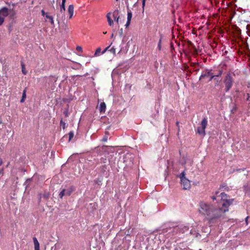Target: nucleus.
Returning a JSON list of instances; mask_svg holds the SVG:
<instances>
[{
    "label": "nucleus",
    "mask_w": 250,
    "mask_h": 250,
    "mask_svg": "<svg viewBox=\"0 0 250 250\" xmlns=\"http://www.w3.org/2000/svg\"><path fill=\"white\" fill-rule=\"evenodd\" d=\"M221 199L217 205L209 204L204 202L200 203L199 212L207 216L209 222L214 223L225 212L228 211L229 207L232 203L233 199H228V195L224 192L220 194ZM220 197V195L218 196Z\"/></svg>",
    "instance_id": "1"
},
{
    "label": "nucleus",
    "mask_w": 250,
    "mask_h": 250,
    "mask_svg": "<svg viewBox=\"0 0 250 250\" xmlns=\"http://www.w3.org/2000/svg\"><path fill=\"white\" fill-rule=\"evenodd\" d=\"M177 176L180 179L183 189L184 190L189 189L190 188V182L185 177V173H180Z\"/></svg>",
    "instance_id": "5"
},
{
    "label": "nucleus",
    "mask_w": 250,
    "mask_h": 250,
    "mask_svg": "<svg viewBox=\"0 0 250 250\" xmlns=\"http://www.w3.org/2000/svg\"><path fill=\"white\" fill-rule=\"evenodd\" d=\"M106 109V105L104 102L101 103L100 104L99 110L101 113L104 112Z\"/></svg>",
    "instance_id": "14"
},
{
    "label": "nucleus",
    "mask_w": 250,
    "mask_h": 250,
    "mask_svg": "<svg viewBox=\"0 0 250 250\" xmlns=\"http://www.w3.org/2000/svg\"><path fill=\"white\" fill-rule=\"evenodd\" d=\"M218 193H219V192H218V191H216V195H217V194H218Z\"/></svg>",
    "instance_id": "46"
},
{
    "label": "nucleus",
    "mask_w": 250,
    "mask_h": 250,
    "mask_svg": "<svg viewBox=\"0 0 250 250\" xmlns=\"http://www.w3.org/2000/svg\"><path fill=\"white\" fill-rule=\"evenodd\" d=\"M167 250H169L167 248H166Z\"/></svg>",
    "instance_id": "48"
},
{
    "label": "nucleus",
    "mask_w": 250,
    "mask_h": 250,
    "mask_svg": "<svg viewBox=\"0 0 250 250\" xmlns=\"http://www.w3.org/2000/svg\"><path fill=\"white\" fill-rule=\"evenodd\" d=\"M176 125H179V122H177L176 123Z\"/></svg>",
    "instance_id": "45"
},
{
    "label": "nucleus",
    "mask_w": 250,
    "mask_h": 250,
    "mask_svg": "<svg viewBox=\"0 0 250 250\" xmlns=\"http://www.w3.org/2000/svg\"><path fill=\"white\" fill-rule=\"evenodd\" d=\"M103 140H104V141H107V138H106V137H104V138H103Z\"/></svg>",
    "instance_id": "43"
},
{
    "label": "nucleus",
    "mask_w": 250,
    "mask_h": 250,
    "mask_svg": "<svg viewBox=\"0 0 250 250\" xmlns=\"http://www.w3.org/2000/svg\"><path fill=\"white\" fill-rule=\"evenodd\" d=\"M130 23V21L127 20L126 24H125V27H128Z\"/></svg>",
    "instance_id": "34"
},
{
    "label": "nucleus",
    "mask_w": 250,
    "mask_h": 250,
    "mask_svg": "<svg viewBox=\"0 0 250 250\" xmlns=\"http://www.w3.org/2000/svg\"><path fill=\"white\" fill-rule=\"evenodd\" d=\"M44 79L45 82L48 83L49 84H50L57 81V78L52 76H50L48 77H46Z\"/></svg>",
    "instance_id": "8"
},
{
    "label": "nucleus",
    "mask_w": 250,
    "mask_h": 250,
    "mask_svg": "<svg viewBox=\"0 0 250 250\" xmlns=\"http://www.w3.org/2000/svg\"><path fill=\"white\" fill-rule=\"evenodd\" d=\"M76 50L77 51H79V52H82V47L80 46H77L76 47Z\"/></svg>",
    "instance_id": "29"
},
{
    "label": "nucleus",
    "mask_w": 250,
    "mask_h": 250,
    "mask_svg": "<svg viewBox=\"0 0 250 250\" xmlns=\"http://www.w3.org/2000/svg\"><path fill=\"white\" fill-rule=\"evenodd\" d=\"M189 229L188 223H179L177 225L168 226L167 228L164 229V232H167L170 235L175 237L182 238L184 234L187 232Z\"/></svg>",
    "instance_id": "2"
},
{
    "label": "nucleus",
    "mask_w": 250,
    "mask_h": 250,
    "mask_svg": "<svg viewBox=\"0 0 250 250\" xmlns=\"http://www.w3.org/2000/svg\"><path fill=\"white\" fill-rule=\"evenodd\" d=\"M113 34H112V36H111V37H113Z\"/></svg>",
    "instance_id": "49"
},
{
    "label": "nucleus",
    "mask_w": 250,
    "mask_h": 250,
    "mask_svg": "<svg viewBox=\"0 0 250 250\" xmlns=\"http://www.w3.org/2000/svg\"><path fill=\"white\" fill-rule=\"evenodd\" d=\"M223 82L225 86V91H229L231 88L233 83V80L232 75L230 73L227 74L224 78Z\"/></svg>",
    "instance_id": "4"
},
{
    "label": "nucleus",
    "mask_w": 250,
    "mask_h": 250,
    "mask_svg": "<svg viewBox=\"0 0 250 250\" xmlns=\"http://www.w3.org/2000/svg\"><path fill=\"white\" fill-rule=\"evenodd\" d=\"M181 163H182V165H184L185 164V163H184L183 162H181Z\"/></svg>",
    "instance_id": "47"
},
{
    "label": "nucleus",
    "mask_w": 250,
    "mask_h": 250,
    "mask_svg": "<svg viewBox=\"0 0 250 250\" xmlns=\"http://www.w3.org/2000/svg\"><path fill=\"white\" fill-rule=\"evenodd\" d=\"M49 197V194L48 192H45L43 194V197L45 199H48Z\"/></svg>",
    "instance_id": "26"
},
{
    "label": "nucleus",
    "mask_w": 250,
    "mask_h": 250,
    "mask_svg": "<svg viewBox=\"0 0 250 250\" xmlns=\"http://www.w3.org/2000/svg\"><path fill=\"white\" fill-rule=\"evenodd\" d=\"M101 161L104 163H106V159H104L103 158H101Z\"/></svg>",
    "instance_id": "37"
},
{
    "label": "nucleus",
    "mask_w": 250,
    "mask_h": 250,
    "mask_svg": "<svg viewBox=\"0 0 250 250\" xmlns=\"http://www.w3.org/2000/svg\"><path fill=\"white\" fill-rule=\"evenodd\" d=\"M249 218V216H247L246 218H245V221H246V223L247 224V225H248V219Z\"/></svg>",
    "instance_id": "39"
},
{
    "label": "nucleus",
    "mask_w": 250,
    "mask_h": 250,
    "mask_svg": "<svg viewBox=\"0 0 250 250\" xmlns=\"http://www.w3.org/2000/svg\"><path fill=\"white\" fill-rule=\"evenodd\" d=\"M68 12L69 14V19H70L72 18L74 13V6L73 4L69 5L68 8Z\"/></svg>",
    "instance_id": "10"
},
{
    "label": "nucleus",
    "mask_w": 250,
    "mask_h": 250,
    "mask_svg": "<svg viewBox=\"0 0 250 250\" xmlns=\"http://www.w3.org/2000/svg\"><path fill=\"white\" fill-rule=\"evenodd\" d=\"M45 18L50 20L52 17L48 15L47 14L45 16Z\"/></svg>",
    "instance_id": "36"
},
{
    "label": "nucleus",
    "mask_w": 250,
    "mask_h": 250,
    "mask_svg": "<svg viewBox=\"0 0 250 250\" xmlns=\"http://www.w3.org/2000/svg\"><path fill=\"white\" fill-rule=\"evenodd\" d=\"M111 13H109L107 14L106 17L107 19V21L109 26H112L113 24V21L110 17Z\"/></svg>",
    "instance_id": "15"
},
{
    "label": "nucleus",
    "mask_w": 250,
    "mask_h": 250,
    "mask_svg": "<svg viewBox=\"0 0 250 250\" xmlns=\"http://www.w3.org/2000/svg\"><path fill=\"white\" fill-rule=\"evenodd\" d=\"M249 98H250V95H249V94L248 93V94H247V100L249 101Z\"/></svg>",
    "instance_id": "38"
},
{
    "label": "nucleus",
    "mask_w": 250,
    "mask_h": 250,
    "mask_svg": "<svg viewBox=\"0 0 250 250\" xmlns=\"http://www.w3.org/2000/svg\"><path fill=\"white\" fill-rule=\"evenodd\" d=\"M69 141H70L74 137V133L72 131H70L69 134Z\"/></svg>",
    "instance_id": "23"
},
{
    "label": "nucleus",
    "mask_w": 250,
    "mask_h": 250,
    "mask_svg": "<svg viewBox=\"0 0 250 250\" xmlns=\"http://www.w3.org/2000/svg\"><path fill=\"white\" fill-rule=\"evenodd\" d=\"M223 73V70H219V71L215 74H214V76H215L216 77H220L221 75Z\"/></svg>",
    "instance_id": "20"
},
{
    "label": "nucleus",
    "mask_w": 250,
    "mask_h": 250,
    "mask_svg": "<svg viewBox=\"0 0 250 250\" xmlns=\"http://www.w3.org/2000/svg\"><path fill=\"white\" fill-rule=\"evenodd\" d=\"M157 48L158 50H160L161 49V39H160L158 44Z\"/></svg>",
    "instance_id": "28"
},
{
    "label": "nucleus",
    "mask_w": 250,
    "mask_h": 250,
    "mask_svg": "<svg viewBox=\"0 0 250 250\" xmlns=\"http://www.w3.org/2000/svg\"><path fill=\"white\" fill-rule=\"evenodd\" d=\"M26 88H25L24 90L23 91V93H22V97H21V103H23L25 101V99H26Z\"/></svg>",
    "instance_id": "16"
},
{
    "label": "nucleus",
    "mask_w": 250,
    "mask_h": 250,
    "mask_svg": "<svg viewBox=\"0 0 250 250\" xmlns=\"http://www.w3.org/2000/svg\"><path fill=\"white\" fill-rule=\"evenodd\" d=\"M2 163V160H1V159L0 158V166L1 165Z\"/></svg>",
    "instance_id": "42"
},
{
    "label": "nucleus",
    "mask_w": 250,
    "mask_h": 250,
    "mask_svg": "<svg viewBox=\"0 0 250 250\" xmlns=\"http://www.w3.org/2000/svg\"><path fill=\"white\" fill-rule=\"evenodd\" d=\"M210 78L209 79V81H211L213 79H215V76H214V73L211 72V75H209Z\"/></svg>",
    "instance_id": "25"
},
{
    "label": "nucleus",
    "mask_w": 250,
    "mask_h": 250,
    "mask_svg": "<svg viewBox=\"0 0 250 250\" xmlns=\"http://www.w3.org/2000/svg\"><path fill=\"white\" fill-rule=\"evenodd\" d=\"M208 125V121L206 118H204L202 120L200 126L197 128V132L202 136H205L206 135L205 129Z\"/></svg>",
    "instance_id": "6"
},
{
    "label": "nucleus",
    "mask_w": 250,
    "mask_h": 250,
    "mask_svg": "<svg viewBox=\"0 0 250 250\" xmlns=\"http://www.w3.org/2000/svg\"><path fill=\"white\" fill-rule=\"evenodd\" d=\"M60 126L64 129L66 127V124L62 120H61L60 121Z\"/></svg>",
    "instance_id": "19"
},
{
    "label": "nucleus",
    "mask_w": 250,
    "mask_h": 250,
    "mask_svg": "<svg viewBox=\"0 0 250 250\" xmlns=\"http://www.w3.org/2000/svg\"><path fill=\"white\" fill-rule=\"evenodd\" d=\"M49 20H50V22L51 24L52 25H54V21L53 17H52Z\"/></svg>",
    "instance_id": "33"
},
{
    "label": "nucleus",
    "mask_w": 250,
    "mask_h": 250,
    "mask_svg": "<svg viewBox=\"0 0 250 250\" xmlns=\"http://www.w3.org/2000/svg\"><path fill=\"white\" fill-rule=\"evenodd\" d=\"M65 1L66 0H62V4L63 3V4H65Z\"/></svg>",
    "instance_id": "40"
},
{
    "label": "nucleus",
    "mask_w": 250,
    "mask_h": 250,
    "mask_svg": "<svg viewBox=\"0 0 250 250\" xmlns=\"http://www.w3.org/2000/svg\"><path fill=\"white\" fill-rule=\"evenodd\" d=\"M16 13L13 9H9L6 7H3L0 9V16L3 19L9 16L11 19L14 18Z\"/></svg>",
    "instance_id": "3"
},
{
    "label": "nucleus",
    "mask_w": 250,
    "mask_h": 250,
    "mask_svg": "<svg viewBox=\"0 0 250 250\" xmlns=\"http://www.w3.org/2000/svg\"><path fill=\"white\" fill-rule=\"evenodd\" d=\"M108 50L112 53L114 55H115L116 49L114 46L112 47L110 49H109Z\"/></svg>",
    "instance_id": "24"
},
{
    "label": "nucleus",
    "mask_w": 250,
    "mask_h": 250,
    "mask_svg": "<svg viewBox=\"0 0 250 250\" xmlns=\"http://www.w3.org/2000/svg\"><path fill=\"white\" fill-rule=\"evenodd\" d=\"M189 233L191 235H192L197 238L201 236L200 234L198 233V230H196L194 228H192L191 229V230H190Z\"/></svg>",
    "instance_id": "11"
},
{
    "label": "nucleus",
    "mask_w": 250,
    "mask_h": 250,
    "mask_svg": "<svg viewBox=\"0 0 250 250\" xmlns=\"http://www.w3.org/2000/svg\"><path fill=\"white\" fill-rule=\"evenodd\" d=\"M211 70H206L205 71L202 72L201 75L200 77V80L202 78L208 77L209 76V75H211Z\"/></svg>",
    "instance_id": "9"
},
{
    "label": "nucleus",
    "mask_w": 250,
    "mask_h": 250,
    "mask_svg": "<svg viewBox=\"0 0 250 250\" xmlns=\"http://www.w3.org/2000/svg\"><path fill=\"white\" fill-rule=\"evenodd\" d=\"M146 0H142V7H143V10H144V7L145 6V5H146Z\"/></svg>",
    "instance_id": "30"
},
{
    "label": "nucleus",
    "mask_w": 250,
    "mask_h": 250,
    "mask_svg": "<svg viewBox=\"0 0 250 250\" xmlns=\"http://www.w3.org/2000/svg\"><path fill=\"white\" fill-rule=\"evenodd\" d=\"M101 49L100 48H98L96 51H95V56H99L100 55V54L101 53Z\"/></svg>",
    "instance_id": "22"
},
{
    "label": "nucleus",
    "mask_w": 250,
    "mask_h": 250,
    "mask_svg": "<svg viewBox=\"0 0 250 250\" xmlns=\"http://www.w3.org/2000/svg\"><path fill=\"white\" fill-rule=\"evenodd\" d=\"M31 179H28L27 180H26V182H28L29 181H30Z\"/></svg>",
    "instance_id": "44"
},
{
    "label": "nucleus",
    "mask_w": 250,
    "mask_h": 250,
    "mask_svg": "<svg viewBox=\"0 0 250 250\" xmlns=\"http://www.w3.org/2000/svg\"><path fill=\"white\" fill-rule=\"evenodd\" d=\"M116 1H118V0H116Z\"/></svg>",
    "instance_id": "50"
},
{
    "label": "nucleus",
    "mask_w": 250,
    "mask_h": 250,
    "mask_svg": "<svg viewBox=\"0 0 250 250\" xmlns=\"http://www.w3.org/2000/svg\"><path fill=\"white\" fill-rule=\"evenodd\" d=\"M112 43L110 44V45H109L108 46H107V47H106L101 53V54H104L107 50H108L110 48V46L111 45Z\"/></svg>",
    "instance_id": "27"
},
{
    "label": "nucleus",
    "mask_w": 250,
    "mask_h": 250,
    "mask_svg": "<svg viewBox=\"0 0 250 250\" xmlns=\"http://www.w3.org/2000/svg\"><path fill=\"white\" fill-rule=\"evenodd\" d=\"M131 156V154L127 153H126V154L125 155V157H124V159H126V158H129V157L130 156Z\"/></svg>",
    "instance_id": "32"
},
{
    "label": "nucleus",
    "mask_w": 250,
    "mask_h": 250,
    "mask_svg": "<svg viewBox=\"0 0 250 250\" xmlns=\"http://www.w3.org/2000/svg\"><path fill=\"white\" fill-rule=\"evenodd\" d=\"M33 240L34 243L35 250H40V244L36 237L33 238Z\"/></svg>",
    "instance_id": "13"
},
{
    "label": "nucleus",
    "mask_w": 250,
    "mask_h": 250,
    "mask_svg": "<svg viewBox=\"0 0 250 250\" xmlns=\"http://www.w3.org/2000/svg\"><path fill=\"white\" fill-rule=\"evenodd\" d=\"M65 11V4H62L61 5V8H60V12L62 13H64Z\"/></svg>",
    "instance_id": "18"
},
{
    "label": "nucleus",
    "mask_w": 250,
    "mask_h": 250,
    "mask_svg": "<svg viewBox=\"0 0 250 250\" xmlns=\"http://www.w3.org/2000/svg\"><path fill=\"white\" fill-rule=\"evenodd\" d=\"M118 10H115L113 13H112V17L114 18V21L118 23L119 22V16H118Z\"/></svg>",
    "instance_id": "12"
},
{
    "label": "nucleus",
    "mask_w": 250,
    "mask_h": 250,
    "mask_svg": "<svg viewBox=\"0 0 250 250\" xmlns=\"http://www.w3.org/2000/svg\"><path fill=\"white\" fill-rule=\"evenodd\" d=\"M132 17V14L131 11L130 10H127V20L131 21Z\"/></svg>",
    "instance_id": "17"
},
{
    "label": "nucleus",
    "mask_w": 250,
    "mask_h": 250,
    "mask_svg": "<svg viewBox=\"0 0 250 250\" xmlns=\"http://www.w3.org/2000/svg\"><path fill=\"white\" fill-rule=\"evenodd\" d=\"M75 187L71 186L66 189H62L59 194L60 198H62L64 196H69L75 190Z\"/></svg>",
    "instance_id": "7"
},
{
    "label": "nucleus",
    "mask_w": 250,
    "mask_h": 250,
    "mask_svg": "<svg viewBox=\"0 0 250 250\" xmlns=\"http://www.w3.org/2000/svg\"><path fill=\"white\" fill-rule=\"evenodd\" d=\"M211 198L213 200H215L216 199V198L214 196H213L211 197Z\"/></svg>",
    "instance_id": "41"
},
{
    "label": "nucleus",
    "mask_w": 250,
    "mask_h": 250,
    "mask_svg": "<svg viewBox=\"0 0 250 250\" xmlns=\"http://www.w3.org/2000/svg\"><path fill=\"white\" fill-rule=\"evenodd\" d=\"M4 21V19L0 16V25H1Z\"/></svg>",
    "instance_id": "31"
},
{
    "label": "nucleus",
    "mask_w": 250,
    "mask_h": 250,
    "mask_svg": "<svg viewBox=\"0 0 250 250\" xmlns=\"http://www.w3.org/2000/svg\"><path fill=\"white\" fill-rule=\"evenodd\" d=\"M21 68H22V72L24 75L26 74L27 72L25 71V68L24 64L21 62Z\"/></svg>",
    "instance_id": "21"
},
{
    "label": "nucleus",
    "mask_w": 250,
    "mask_h": 250,
    "mask_svg": "<svg viewBox=\"0 0 250 250\" xmlns=\"http://www.w3.org/2000/svg\"><path fill=\"white\" fill-rule=\"evenodd\" d=\"M41 13H42V16H45L47 14V13H45L43 10H42Z\"/></svg>",
    "instance_id": "35"
}]
</instances>
